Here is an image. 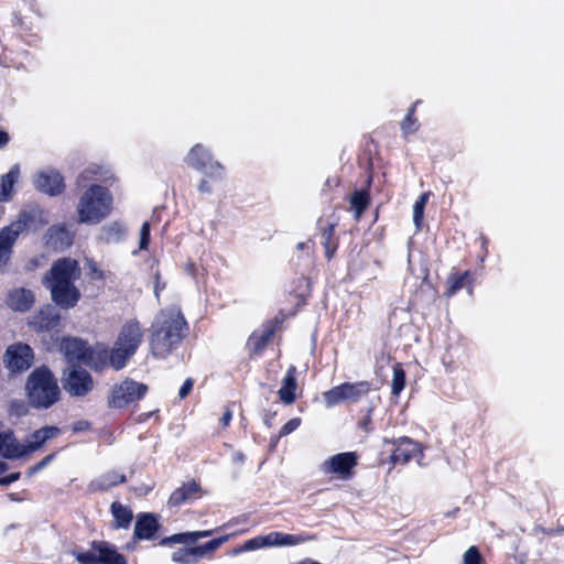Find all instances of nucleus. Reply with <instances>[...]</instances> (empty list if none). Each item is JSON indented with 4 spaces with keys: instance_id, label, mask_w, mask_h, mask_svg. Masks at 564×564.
Instances as JSON below:
<instances>
[{
    "instance_id": "0eeeda50",
    "label": "nucleus",
    "mask_w": 564,
    "mask_h": 564,
    "mask_svg": "<svg viewBox=\"0 0 564 564\" xmlns=\"http://www.w3.org/2000/svg\"><path fill=\"white\" fill-rule=\"evenodd\" d=\"M33 217L25 212L19 214L17 220L0 230V272L7 270L8 263L12 254V247L19 235L23 232Z\"/></svg>"
},
{
    "instance_id": "f8f14e48",
    "label": "nucleus",
    "mask_w": 564,
    "mask_h": 564,
    "mask_svg": "<svg viewBox=\"0 0 564 564\" xmlns=\"http://www.w3.org/2000/svg\"><path fill=\"white\" fill-rule=\"evenodd\" d=\"M33 185L37 191L50 196L61 194L65 187L63 176L52 167L37 171L33 175Z\"/></svg>"
},
{
    "instance_id": "c85d7f7f",
    "label": "nucleus",
    "mask_w": 564,
    "mask_h": 564,
    "mask_svg": "<svg viewBox=\"0 0 564 564\" xmlns=\"http://www.w3.org/2000/svg\"><path fill=\"white\" fill-rule=\"evenodd\" d=\"M110 510H111V513L115 518V522H116V527L117 528H124L127 529L132 519H133V514H132V511L130 509H128L127 507L122 506L120 502L118 501H115L111 503V507H110Z\"/></svg>"
},
{
    "instance_id": "20e7f679",
    "label": "nucleus",
    "mask_w": 564,
    "mask_h": 564,
    "mask_svg": "<svg viewBox=\"0 0 564 564\" xmlns=\"http://www.w3.org/2000/svg\"><path fill=\"white\" fill-rule=\"evenodd\" d=\"M112 196L110 192L100 185H91L79 197L77 204L78 221L82 224L97 225L111 212Z\"/></svg>"
},
{
    "instance_id": "6e6552de",
    "label": "nucleus",
    "mask_w": 564,
    "mask_h": 564,
    "mask_svg": "<svg viewBox=\"0 0 564 564\" xmlns=\"http://www.w3.org/2000/svg\"><path fill=\"white\" fill-rule=\"evenodd\" d=\"M188 166L204 173L212 180H221L224 176V166L213 160L212 153L202 144L194 145L185 158Z\"/></svg>"
},
{
    "instance_id": "e433bc0d",
    "label": "nucleus",
    "mask_w": 564,
    "mask_h": 564,
    "mask_svg": "<svg viewBox=\"0 0 564 564\" xmlns=\"http://www.w3.org/2000/svg\"><path fill=\"white\" fill-rule=\"evenodd\" d=\"M420 101L417 100L416 102L413 104V106L409 109L408 115L405 116V118L401 122V130H402L404 135L413 133V132H415L417 130L416 119L414 118V110H415V106Z\"/></svg>"
},
{
    "instance_id": "ea45409f",
    "label": "nucleus",
    "mask_w": 564,
    "mask_h": 564,
    "mask_svg": "<svg viewBox=\"0 0 564 564\" xmlns=\"http://www.w3.org/2000/svg\"><path fill=\"white\" fill-rule=\"evenodd\" d=\"M264 541H265L264 535H259L253 539H250V540L246 541L238 549H235L234 554H239L241 552H248V551H253V550L261 549V547H267Z\"/></svg>"
},
{
    "instance_id": "c03bdc74",
    "label": "nucleus",
    "mask_w": 564,
    "mask_h": 564,
    "mask_svg": "<svg viewBox=\"0 0 564 564\" xmlns=\"http://www.w3.org/2000/svg\"><path fill=\"white\" fill-rule=\"evenodd\" d=\"M301 424V420L299 417H293L290 421H288L280 430V437L285 436L293 431H295Z\"/></svg>"
},
{
    "instance_id": "f03ea898",
    "label": "nucleus",
    "mask_w": 564,
    "mask_h": 564,
    "mask_svg": "<svg viewBox=\"0 0 564 564\" xmlns=\"http://www.w3.org/2000/svg\"><path fill=\"white\" fill-rule=\"evenodd\" d=\"M187 323L177 307L161 311L151 325L150 347L156 358H166L183 340Z\"/></svg>"
},
{
    "instance_id": "c9c22d12",
    "label": "nucleus",
    "mask_w": 564,
    "mask_h": 564,
    "mask_svg": "<svg viewBox=\"0 0 564 564\" xmlns=\"http://www.w3.org/2000/svg\"><path fill=\"white\" fill-rule=\"evenodd\" d=\"M271 336H272V330H270V329L264 330L259 336L252 335L248 341V345L250 346L251 351L253 354L260 352L265 347V345L270 340Z\"/></svg>"
},
{
    "instance_id": "c756f323",
    "label": "nucleus",
    "mask_w": 564,
    "mask_h": 564,
    "mask_svg": "<svg viewBox=\"0 0 564 564\" xmlns=\"http://www.w3.org/2000/svg\"><path fill=\"white\" fill-rule=\"evenodd\" d=\"M18 177V167L11 169L7 174L0 177V202H4L11 197L13 185Z\"/></svg>"
},
{
    "instance_id": "a878e982",
    "label": "nucleus",
    "mask_w": 564,
    "mask_h": 564,
    "mask_svg": "<svg viewBox=\"0 0 564 564\" xmlns=\"http://www.w3.org/2000/svg\"><path fill=\"white\" fill-rule=\"evenodd\" d=\"M124 481L126 476L123 474L112 470L91 480L88 485V490L91 492L106 491L118 484H123Z\"/></svg>"
},
{
    "instance_id": "7c9ffc66",
    "label": "nucleus",
    "mask_w": 564,
    "mask_h": 564,
    "mask_svg": "<svg viewBox=\"0 0 564 564\" xmlns=\"http://www.w3.org/2000/svg\"><path fill=\"white\" fill-rule=\"evenodd\" d=\"M228 540V535H224L214 540L208 541L205 544L202 545H193L196 556L198 561L205 556L208 553H212L216 551L218 547H220L221 544H224Z\"/></svg>"
},
{
    "instance_id": "9d476101",
    "label": "nucleus",
    "mask_w": 564,
    "mask_h": 564,
    "mask_svg": "<svg viewBox=\"0 0 564 564\" xmlns=\"http://www.w3.org/2000/svg\"><path fill=\"white\" fill-rule=\"evenodd\" d=\"M148 391V386L137 382L134 380L126 379L119 384H116L109 398V406L123 408L131 402H135L144 397Z\"/></svg>"
},
{
    "instance_id": "4c0bfd02",
    "label": "nucleus",
    "mask_w": 564,
    "mask_h": 564,
    "mask_svg": "<svg viewBox=\"0 0 564 564\" xmlns=\"http://www.w3.org/2000/svg\"><path fill=\"white\" fill-rule=\"evenodd\" d=\"M405 386L404 370L398 365L393 368L392 393L399 395Z\"/></svg>"
},
{
    "instance_id": "423d86ee",
    "label": "nucleus",
    "mask_w": 564,
    "mask_h": 564,
    "mask_svg": "<svg viewBox=\"0 0 564 564\" xmlns=\"http://www.w3.org/2000/svg\"><path fill=\"white\" fill-rule=\"evenodd\" d=\"M213 532V530H204L176 533L162 539L160 545L184 544V547H180L172 553V561L177 564H196L198 558L193 545L196 544L199 539L210 536Z\"/></svg>"
},
{
    "instance_id": "4468645a",
    "label": "nucleus",
    "mask_w": 564,
    "mask_h": 564,
    "mask_svg": "<svg viewBox=\"0 0 564 564\" xmlns=\"http://www.w3.org/2000/svg\"><path fill=\"white\" fill-rule=\"evenodd\" d=\"M113 358V348L109 349L102 344H97L93 348L88 349L85 365L89 366L96 371H101L107 367H111L115 370L124 368V366H116Z\"/></svg>"
},
{
    "instance_id": "864d4df0",
    "label": "nucleus",
    "mask_w": 564,
    "mask_h": 564,
    "mask_svg": "<svg viewBox=\"0 0 564 564\" xmlns=\"http://www.w3.org/2000/svg\"><path fill=\"white\" fill-rule=\"evenodd\" d=\"M86 426H87V423H86V422H77V423L74 425L73 430H74L75 432H79V431H83Z\"/></svg>"
},
{
    "instance_id": "a211bd4d",
    "label": "nucleus",
    "mask_w": 564,
    "mask_h": 564,
    "mask_svg": "<svg viewBox=\"0 0 564 564\" xmlns=\"http://www.w3.org/2000/svg\"><path fill=\"white\" fill-rule=\"evenodd\" d=\"M394 451L391 455L393 464H408L412 458L421 453L419 443L409 437H401L392 442Z\"/></svg>"
},
{
    "instance_id": "2f4dec72",
    "label": "nucleus",
    "mask_w": 564,
    "mask_h": 564,
    "mask_svg": "<svg viewBox=\"0 0 564 564\" xmlns=\"http://www.w3.org/2000/svg\"><path fill=\"white\" fill-rule=\"evenodd\" d=\"M334 226L330 225L327 228H325L322 232V245L325 249V256L328 259H332L335 254V251L337 249V243L334 240Z\"/></svg>"
},
{
    "instance_id": "9b49d317",
    "label": "nucleus",
    "mask_w": 564,
    "mask_h": 564,
    "mask_svg": "<svg viewBox=\"0 0 564 564\" xmlns=\"http://www.w3.org/2000/svg\"><path fill=\"white\" fill-rule=\"evenodd\" d=\"M64 375V389L70 395L84 397L93 390V378L85 369L73 367Z\"/></svg>"
},
{
    "instance_id": "f3484780",
    "label": "nucleus",
    "mask_w": 564,
    "mask_h": 564,
    "mask_svg": "<svg viewBox=\"0 0 564 564\" xmlns=\"http://www.w3.org/2000/svg\"><path fill=\"white\" fill-rule=\"evenodd\" d=\"M59 323V314L53 305L43 306L30 317L29 325L36 332L55 328Z\"/></svg>"
},
{
    "instance_id": "79ce46f5",
    "label": "nucleus",
    "mask_w": 564,
    "mask_h": 564,
    "mask_svg": "<svg viewBox=\"0 0 564 564\" xmlns=\"http://www.w3.org/2000/svg\"><path fill=\"white\" fill-rule=\"evenodd\" d=\"M9 412L11 415L23 416L26 414L28 409L23 401L13 400L10 402Z\"/></svg>"
},
{
    "instance_id": "cd10ccee",
    "label": "nucleus",
    "mask_w": 564,
    "mask_h": 564,
    "mask_svg": "<svg viewBox=\"0 0 564 564\" xmlns=\"http://www.w3.org/2000/svg\"><path fill=\"white\" fill-rule=\"evenodd\" d=\"M126 232V227L122 224L115 221L101 228L100 239L108 243L119 242L124 238Z\"/></svg>"
},
{
    "instance_id": "412c9836",
    "label": "nucleus",
    "mask_w": 564,
    "mask_h": 564,
    "mask_svg": "<svg viewBox=\"0 0 564 564\" xmlns=\"http://www.w3.org/2000/svg\"><path fill=\"white\" fill-rule=\"evenodd\" d=\"M21 443L15 437L12 430L8 429L0 432V456L6 459L22 458Z\"/></svg>"
},
{
    "instance_id": "72a5a7b5",
    "label": "nucleus",
    "mask_w": 564,
    "mask_h": 564,
    "mask_svg": "<svg viewBox=\"0 0 564 564\" xmlns=\"http://www.w3.org/2000/svg\"><path fill=\"white\" fill-rule=\"evenodd\" d=\"M429 197H430V192L423 193L416 199V202L414 203V206H413V221H414V225H415L416 229L421 228L422 220H423L424 208H425V206L427 204Z\"/></svg>"
},
{
    "instance_id": "13d9d810",
    "label": "nucleus",
    "mask_w": 564,
    "mask_h": 564,
    "mask_svg": "<svg viewBox=\"0 0 564 564\" xmlns=\"http://www.w3.org/2000/svg\"><path fill=\"white\" fill-rule=\"evenodd\" d=\"M2 427V422L0 421V429Z\"/></svg>"
},
{
    "instance_id": "393cba45",
    "label": "nucleus",
    "mask_w": 564,
    "mask_h": 564,
    "mask_svg": "<svg viewBox=\"0 0 564 564\" xmlns=\"http://www.w3.org/2000/svg\"><path fill=\"white\" fill-rule=\"evenodd\" d=\"M295 371L296 368L294 366H290L282 381V387L278 391L279 397L284 404H292L295 401V392L297 389Z\"/></svg>"
},
{
    "instance_id": "2eb2a0df",
    "label": "nucleus",
    "mask_w": 564,
    "mask_h": 564,
    "mask_svg": "<svg viewBox=\"0 0 564 564\" xmlns=\"http://www.w3.org/2000/svg\"><path fill=\"white\" fill-rule=\"evenodd\" d=\"M357 465V456L355 453L346 452L339 453L327 460H325L322 465V469L325 474H337L343 478H347L350 475L351 469Z\"/></svg>"
},
{
    "instance_id": "37998d69",
    "label": "nucleus",
    "mask_w": 564,
    "mask_h": 564,
    "mask_svg": "<svg viewBox=\"0 0 564 564\" xmlns=\"http://www.w3.org/2000/svg\"><path fill=\"white\" fill-rule=\"evenodd\" d=\"M149 241H150V224L148 221H144L140 229V241H139L140 249H142V250L147 249Z\"/></svg>"
},
{
    "instance_id": "5701e85b",
    "label": "nucleus",
    "mask_w": 564,
    "mask_h": 564,
    "mask_svg": "<svg viewBox=\"0 0 564 564\" xmlns=\"http://www.w3.org/2000/svg\"><path fill=\"white\" fill-rule=\"evenodd\" d=\"M88 349L86 343L78 338H66L62 343V350L69 361H80L85 364Z\"/></svg>"
},
{
    "instance_id": "603ef678",
    "label": "nucleus",
    "mask_w": 564,
    "mask_h": 564,
    "mask_svg": "<svg viewBox=\"0 0 564 564\" xmlns=\"http://www.w3.org/2000/svg\"><path fill=\"white\" fill-rule=\"evenodd\" d=\"M9 141V135L6 131L0 130V148L4 147Z\"/></svg>"
},
{
    "instance_id": "3c124183",
    "label": "nucleus",
    "mask_w": 564,
    "mask_h": 564,
    "mask_svg": "<svg viewBox=\"0 0 564 564\" xmlns=\"http://www.w3.org/2000/svg\"><path fill=\"white\" fill-rule=\"evenodd\" d=\"M198 191L200 193H207L209 194L212 192L210 186L208 185V182L206 180H202L198 184Z\"/></svg>"
},
{
    "instance_id": "473e14b6",
    "label": "nucleus",
    "mask_w": 564,
    "mask_h": 564,
    "mask_svg": "<svg viewBox=\"0 0 564 564\" xmlns=\"http://www.w3.org/2000/svg\"><path fill=\"white\" fill-rule=\"evenodd\" d=\"M468 275V272L453 273L447 279V290L445 292L446 296H453L456 292L465 286V280Z\"/></svg>"
},
{
    "instance_id": "f257e3e1",
    "label": "nucleus",
    "mask_w": 564,
    "mask_h": 564,
    "mask_svg": "<svg viewBox=\"0 0 564 564\" xmlns=\"http://www.w3.org/2000/svg\"><path fill=\"white\" fill-rule=\"evenodd\" d=\"M82 270L76 260L62 258L56 260L43 278V284L51 292L52 301L64 310L76 306L80 292L75 286Z\"/></svg>"
},
{
    "instance_id": "1a4fd4ad",
    "label": "nucleus",
    "mask_w": 564,
    "mask_h": 564,
    "mask_svg": "<svg viewBox=\"0 0 564 564\" xmlns=\"http://www.w3.org/2000/svg\"><path fill=\"white\" fill-rule=\"evenodd\" d=\"M370 391V384L367 381L355 383H343L323 393V399L327 408H332L340 402H356Z\"/></svg>"
},
{
    "instance_id": "58836bf2",
    "label": "nucleus",
    "mask_w": 564,
    "mask_h": 564,
    "mask_svg": "<svg viewBox=\"0 0 564 564\" xmlns=\"http://www.w3.org/2000/svg\"><path fill=\"white\" fill-rule=\"evenodd\" d=\"M98 542H94L89 551L78 553L76 558L80 564H98Z\"/></svg>"
},
{
    "instance_id": "4be33fe9",
    "label": "nucleus",
    "mask_w": 564,
    "mask_h": 564,
    "mask_svg": "<svg viewBox=\"0 0 564 564\" xmlns=\"http://www.w3.org/2000/svg\"><path fill=\"white\" fill-rule=\"evenodd\" d=\"M200 486L195 481H188L175 489L169 498L170 507H178L182 503L191 502L199 497Z\"/></svg>"
},
{
    "instance_id": "5fc2aeb1",
    "label": "nucleus",
    "mask_w": 564,
    "mask_h": 564,
    "mask_svg": "<svg viewBox=\"0 0 564 564\" xmlns=\"http://www.w3.org/2000/svg\"><path fill=\"white\" fill-rule=\"evenodd\" d=\"M9 469V465L6 462L0 460V474L6 473Z\"/></svg>"
},
{
    "instance_id": "09e8293b",
    "label": "nucleus",
    "mask_w": 564,
    "mask_h": 564,
    "mask_svg": "<svg viewBox=\"0 0 564 564\" xmlns=\"http://www.w3.org/2000/svg\"><path fill=\"white\" fill-rule=\"evenodd\" d=\"M231 417L232 411L230 409H227L220 419V423L223 424V426H228L231 421Z\"/></svg>"
},
{
    "instance_id": "f704fd0d",
    "label": "nucleus",
    "mask_w": 564,
    "mask_h": 564,
    "mask_svg": "<svg viewBox=\"0 0 564 564\" xmlns=\"http://www.w3.org/2000/svg\"><path fill=\"white\" fill-rule=\"evenodd\" d=\"M350 204L355 210L356 218H359L369 204L368 195L365 192H355L350 198Z\"/></svg>"
},
{
    "instance_id": "dca6fc26",
    "label": "nucleus",
    "mask_w": 564,
    "mask_h": 564,
    "mask_svg": "<svg viewBox=\"0 0 564 564\" xmlns=\"http://www.w3.org/2000/svg\"><path fill=\"white\" fill-rule=\"evenodd\" d=\"M59 429L55 426H44L34 431L25 443H21L22 458L42 448V446L48 441L59 434Z\"/></svg>"
},
{
    "instance_id": "39448f33",
    "label": "nucleus",
    "mask_w": 564,
    "mask_h": 564,
    "mask_svg": "<svg viewBox=\"0 0 564 564\" xmlns=\"http://www.w3.org/2000/svg\"><path fill=\"white\" fill-rule=\"evenodd\" d=\"M143 329L139 322L128 321L122 325L113 345L116 366H127L143 341Z\"/></svg>"
},
{
    "instance_id": "7ed1b4c3",
    "label": "nucleus",
    "mask_w": 564,
    "mask_h": 564,
    "mask_svg": "<svg viewBox=\"0 0 564 564\" xmlns=\"http://www.w3.org/2000/svg\"><path fill=\"white\" fill-rule=\"evenodd\" d=\"M25 392L30 405L34 409H48L61 397L57 379L46 366L31 371L25 382Z\"/></svg>"
},
{
    "instance_id": "a18cd8bd",
    "label": "nucleus",
    "mask_w": 564,
    "mask_h": 564,
    "mask_svg": "<svg viewBox=\"0 0 564 564\" xmlns=\"http://www.w3.org/2000/svg\"><path fill=\"white\" fill-rule=\"evenodd\" d=\"M54 457H55L54 454H50V455L45 456L41 462H39L37 464H35L34 466H32L29 469V475L32 476V475L41 471L54 459Z\"/></svg>"
},
{
    "instance_id": "a19ab883",
    "label": "nucleus",
    "mask_w": 564,
    "mask_h": 564,
    "mask_svg": "<svg viewBox=\"0 0 564 564\" xmlns=\"http://www.w3.org/2000/svg\"><path fill=\"white\" fill-rule=\"evenodd\" d=\"M463 562L464 564H482V557L477 547L470 546L464 553Z\"/></svg>"
},
{
    "instance_id": "49530a36",
    "label": "nucleus",
    "mask_w": 564,
    "mask_h": 564,
    "mask_svg": "<svg viewBox=\"0 0 564 564\" xmlns=\"http://www.w3.org/2000/svg\"><path fill=\"white\" fill-rule=\"evenodd\" d=\"M194 381L187 378L178 391L180 399L186 398L193 389Z\"/></svg>"
},
{
    "instance_id": "b1692460",
    "label": "nucleus",
    "mask_w": 564,
    "mask_h": 564,
    "mask_svg": "<svg viewBox=\"0 0 564 564\" xmlns=\"http://www.w3.org/2000/svg\"><path fill=\"white\" fill-rule=\"evenodd\" d=\"M158 528V521L153 514H141L134 524V538L139 540H151L153 539Z\"/></svg>"
},
{
    "instance_id": "8fccbe9b",
    "label": "nucleus",
    "mask_w": 564,
    "mask_h": 564,
    "mask_svg": "<svg viewBox=\"0 0 564 564\" xmlns=\"http://www.w3.org/2000/svg\"><path fill=\"white\" fill-rule=\"evenodd\" d=\"M89 268L91 270V278L93 279H101L102 278V272L97 269L96 263L90 262L89 263Z\"/></svg>"
},
{
    "instance_id": "6ab92c4d",
    "label": "nucleus",
    "mask_w": 564,
    "mask_h": 564,
    "mask_svg": "<svg viewBox=\"0 0 564 564\" xmlns=\"http://www.w3.org/2000/svg\"><path fill=\"white\" fill-rule=\"evenodd\" d=\"M35 302L33 291L25 288L12 289L6 299L8 307L14 312H28Z\"/></svg>"
},
{
    "instance_id": "bb28decb",
    "label": "nucleus",
    "mask_w": 564,
    "mask_h": 564,
    "mask_svg": "<svg viewBox=\"0 0 564 564\" xmlns=\"http://www.w3.org/2000/svg\"><path fill=\"white\" fill-rule=\"evenodd\" d=\"M98 564H127L122 554L106 542H98Z\"/></svg>"
},
{
    "instance_id": "6e6d98bb",
    "label": "nucleus",
    "mask_w": 564,
    "mask_h": 564,
    "mask_svg": "<svg viewBox=\"0 0 564 564\" xmlns=\"http://www.w3.org/2000/svg\"><path fill=\"white\" fill-rule=\"evenodd\" d=\"M307 246H308V242H299L296 246V249L304 250L305 248H307Z\"/></svg>"
},
{
    "instance_id": "de8ad7c7",
    "label": "nucleus",
    "mask_w": 564,
    "mask_h": 564,
    "mask_svg": "<svg viewBox=\"0 0 564 564\" xmlns=\"http://www.w3.org/2000/svg\"><path fill=\"white\" fill-rule=\"evenodd\" d=\"M20 476H21L20 473H12V474H10L8 476L1 477L0 478V486L7 487L10 484L17 481L20 478Z\"/></svg>"
},
{
    "instance_id": "ddd939ff",
    "label": "nucleus",
    "mask_w": 564,
    "mask_h": 564,
    "mask_svg": "<svg viewBox=\"0 0 564 564\" xmlns=\"http://www.w3.org/2000/svg\"><path fill=\"white\" fill-rule=\"evenodd\" d=\"M34 355L29 345L15 344L11 345L4 356L7 367L11 371H24L33 364Z\"/></svg>"
},
{
    "instance_id": "aec40b11",
    "label": "nucleus",
    "mask_w": 564,
    "mask_h": 564,
    "mask_svg": "<svg viewBox=\"0 0 564 564\" xmlns=\"http://www.w3.org/2000/svg\"><path fill=\"white\" fill-rule=\"evenodd\" d=\"M267 546H293L313 540V536L306 533L288 534L283 532H270L264 535Z\"/></svg>"
},
{
    "instance_id": "4d7b16f0",
    "label": "nucleus",
    "mask_w": 564,
    "mask_h": 564,
    "mask_svg": "<svg viewBox=\"0 0 564 564\" xmlns=\"http://www.w3.org/2000/svg\"><path fill=\"white\" fill-rule=\"evenodd\" d=\"M241 458H242V455H241V454H239V455L237 456V459H241Z\"/></svg>"
}]
</instances>
